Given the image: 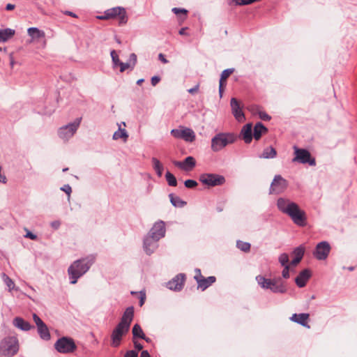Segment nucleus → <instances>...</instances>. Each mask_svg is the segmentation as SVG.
I'll return each instance as SVG.
<instances>
[{
  "instance_id": "nucleus-9",
  "label": "nucleus",
  "mask_w": 357,
  "mask_h": 357,
  "mask_svg": "<svg viewBox=\"0 0 357 357\" xmlns=\"http://www.w3.org/2000/svg\"><path fill=\"white\" fill-rule=\"evenodd\" d=\"M82 118H77L74 122L59 128L58 135L63 139H68L74 135L81 123Z\"/></svg>"
},
{
  "instance_id": "nucleus-50",
  "label": "nucleus",
  "mask_w": 357,
  "mask_h": 357,
  "mask_svg": "<svg viewBox=\"0 0 357 357\" xmlns=\"http://www.w3.org/2000/svg\"><path fill=\"white\" fill-rule=\"evenodd\" d=\"M25 238H30L31 240H36L37 239V236L34 234H33L32 232L29 231H27L26 235L24 236Z\"/></svg>"
},
{
  "instance_id": "nucleus-20",
  "label": "nucleus",
  "mask_w": 357,
  "mask_h": 357,
  "mask_svg": "<svg viewBox=\"0 0 357 357\" xmlns=\"http://www.w3.org/2000/svg\"><path fill=\"white\" fill-rule=\"evenodd\" d=\"M311 276L310 271L308 269H304L299 273L298 276L296 278L295 282L298 287H303L306 285L307 280Z\"/></svg>"
},
{
  "instance_id": "nucleus-17",
  "label": "nucleus",
  "mask_w": 357,
  "mask_h": 357,
  "mask_svg": "<svg viewBox=\"0 0 357 357\" xmlns=\"http://www.w3.org/2000/svg\"><path fill=\"white\" fill-rule=\"evenodd\" d=\"M134 317V307L132 306L128 307L126 309L121 319L120 322L118 324L127 328H130V324Z\"/></svg>"
},
{
  "instance_id": "nucleus-40",
  "label": "nucleus",
  "mask_w": 357,
  "mask_h": 357,
  "mask_svg": "<svg viewBox=\"0 0 357 357\" xmlns=\"http://www.w3.org/2000/svg\"><path fill=\"white\" fill-rule=\"evenodd\" d=\"M184 185L185 188L192 189L195 188L198 185V183L195 180L188 179L184 182Z\"/></svg>"
},
{
  "instance_id": "nucleus-3",
  "label": "nucleus",
  "mask_w": 357,
  "mask_h": 357,
  "mask_svg": "<svg viewBox=\"0 0 357 357\" xmlns=\"http://www.w3.org/2000/svg\"><path fill=\"white\" fill-rule=\"evenodd\" d=\"M258 284L264 289H270L275 294H284L287 287L281 278L267 279L264 276L259 275L256 277Z\"/></svg>"
},
{
  "instance_id": "nucleus-43",
  "label": "nucleus",
  "mask_w": 357,
  "mask_h": 357,
  "mask_svg": "<svg viewBox=\"0 0 357 357\" xmlns=\"http://www.w3.org/2000/svg\"><path fill=\"white\" fill-rule=\"evenodd\" d=\"M33 319L37 326V327H39L40 326L44 324L45 323L41 320V319L36 314H33Z\"/></svg>"
},
{
  "instance_id": "nucleus-52",
  "label": "nucleus",
  "mask_w": 357,
  "mask_h": 357,
  "mask_svg": "<svg viewBox=\"0 0 357 357\" xmlns=\"http://www.w3.org/2000/svg\"><path fill=\"white\" fill-rule=\"evenodd\" d=\"M226 85L227 84L219 83V94H220V98H222V94H223V92H224Z\"/></svg>"
},
{
  "instance_id": "nucleus-53",
  "label": "nucleus",
  "mask_w": 357,
  "mask_h": 357,
  "mask_svg": "<svg viewBox=\"0 0 357 357\" xmlns=\"http://www.w3.org/2000/svg\"><path fill=\"white\" fill-rule=\"evenodd\" d=\"M61 225V222L59 220L53 221L51 222V226L54 229H59Z\"/></svg>"
},
{
  "instance_id": "nucleus-63",
  "label": "nucleus",
  "mask_w": 357,
  "mask_h": 357,
  "mask_svg": "<svg viewBox=\"0 0 357 357\" xmlns=\"http://www.w3.org/2000/svg\"><path fill=\"white\" fill-rule=\"evenodd\" d=\"M171 132L174 137H178V129H173Z\"/></svg>"
},
{
  "instance_id": "nucleus-23",
  "label": "nucleus",
  "mask_w": 357,
  "mask_h": 357,
  "mask_svg": "<svg viewBox=\"0 0 357 357\" xmlns=\"http://www.w3.org/2000/svg\"><path fill=\"white\" fill-rule=\"evenodd\" d=\"M309 314L307 313H300L294 314L291 317V320L294 322L301 324L303 326L310 328L308 325Z\"/></svg>"
},
{
  "instance_id": "nucleus-59",
  "label": "nucleus",
  "mask_w": 357,
  "mask_h": 357,
  "mask_svg": "<svg viewBox=\"0 0 357 357\" xmlns=\"http://www.w3.org/2000/svg\"><path fill=\"white\" fill-rule=\"evenodd\" d=\"M140 357H151V356L148 351L144 350L141 352Z\"/></svg>"
},
{
  "instance_id": "nucleus-24",
  "label": "nucleus",
  "mask_w": 357,
  "mask_h": 357,
  "mask_svg": "<svg viewBox=\"0 0 357 357\" xmlns=\"http://www.w3.org/2000/svg\"><path fill=\"white\" fill-rule=\"evenodd\" d=\"M180 138L185 142H192L195 139V134L190 128H182L180 129Z\"/></svg>"
},
{
  "instance_id": "nucleus-13",
  "label": "nucleus",
  "mask_w": 357,
  "mask_h": 357,
  "mask_svg": "<svg viewBox=\"0 0 357 357\" xmlns=\"http://www.w3.org/2000/svg\"><path fill=\"white\" fill-rule=\"evenodd\" d=\"M165 232L166 228L165 222L158 220L154 223L147 235L155 238V240L159 241L165 236Z\"/></svg>"
},
{
  "instance_id": "nucleus-26",
  "label": "nucleus",
  "mask_w": 357,
  "mask_h": 357,
  "mask_svg": "<svg viewBox=\"0 0 357 357\" xmlns=\"http://www.w3.org/2000/svg\"><path fill=\"white\" fill-rule=\"evenodd\" d=\"M13 324L15 327L25 331L30 330L31 328V324L21 317H15L13 319Z\"/></svg>"
},
{
  "instance_id": "nucleus-64",
  "label": "nucleus",
  "mask_w": 357,
  "mask_h": 357,
  "mask_svg": "<svg viewBox=\"0 0 357 357\" xmlns=\"http://www.w3.org/2000/svg\"><path fill=\"white\" fill-rule=\"evenodd\" d=\"M172 12L175 13L176 15H178V8L175 7L172 8Z\"/></svg>"
},
{
  "instance_id": "nucleus-19",
  "label": "nucleus",
  "mask_w": 357,
  "mask_h": 357,
  "mask_svg": "<svg viewBox=\"0 0 357 357\" xmlns=\"http://www.w3.org/2000/svg\"><path fill=\"white\" fill-rule=\"evenodd\" d=\"M158 240L146 235L144 239V249L146 254L151 255L158 248Z\"/></svg>"
},
{
  "instance_id": "nucleus-31",
  "label": "nucleus",
  "mask_w": 357,
  "mask_h": 357,
  "mask_svg": "<svg viewBox=\"0 0 357 357\" xmlns=\"http://www.w3.org/2000/svg\"><path fill=\"white\" fill-rule=\"evenodd\" d=\"M120 138L123 139V142H126L128 138V135L125 129H121L119 126V130L114 133L113 139L116 140Z\"/></svg>"
},
{
  "instance_id": "nucleus-29",
  "label": "nucleus",
  "mask_w": 357,
  "mask_h": 357,
  "mask_svg": "<svg viewBox=\"0 0 357 357\" xmlns=\"http://www.w3.org/2000/svg\"><path fill=\"white\" fill-rule=\"evenodd\" d=\"M38 331L42 339L45 340L50 339V333L45 324L38 327Z\"/></svg>"
},
{
  "instance_id": "nucleus-62",
  "label": "nucleus",
  "mask_w": 357,
  "mask_h": 357,
  "mask_svg": "<svg viewBox=\"0 0 357 357\" xmlns=\"http://www.w3.org/2000/svg\"><path fill=\"white\" fill-rule=\"evenodd\" d=\"M130 60H132L133 65H135L136 63L137 56L135 55V54L132 53V54H130Z\"/></svg>"
},
{
  "instance_id": "nucleus-54",
  "label": "nucleus",
  "mask_w": 357,
  "mask_h": 357,
  "mask_svg": "<svg viewBox=\"0 0 357 357\" xmlns=\"http://www.w3.org/2000/svg\"><path fill=\"white\" fill-rule=\"evenodd\" d=\"M198 90H199V84H197L194 87L188 89V91L191 94H194V93H197L198 91Z\"/></svg>"
},
{
  "instance_id": "nucleus-6",
  "label": "nucleus",
  "mask_w": 357,
  "mask_h": 357,
  "mask_svg": "<svg viewBox=\"0 0 357 357\" xmlns=\"http://www.w3.org/2000/svg\"><path fill=\"white\" fill-rule=\"evenodd\" d=\"M17 340L13 337H5L0 342V357H11L18 351Z\"/></svg>"
},
{
  "instance_id": "nucleus-37",
  "label": "nucleus",
  "mask_w": 357,
  "mask_h": 357,
  "mask_svg": "<svg viewBox=\"0 0 357 357\" xmlns=\"http://www.w3.org/2000/svg\"><path fill=\"white\" fill-rule=\"evenodd\" d=\"M3 280L5 284L8 287L9 291H11L14 289L15 284L14 282L5 273L3 274Z\"/></svg>"
},
{
  "instance_id": "nucleus-48",
  "label": "nucleus",
  "mask_w": 357,
  "mask_h": 357,
  "mask_svg": "<svg viewBox=\"0 0 357 357\" xmlns=\"http://www.w3.org/2000/svg\"><path fill=\"white\" fill-rule=\"evenodd\" d=\"M146 300V294L144 292H139V305L142 306L144 304Z\"/></svg>"
},
{
  "instance_id": "nucleus-1",
  "label": "nucleus",
  "mask_w": 357,
  "mask_h": 357,
  "mask_svg": "<svg viewBox=\"0 0 357 357\" xmlns=\"http://www.w3.org/2000/svg\"><path fill=\"white\" fill-rule=\"evenodd\" d=\"M277 207L280 211L288 215L294 224L299 227H305L307 218L304 211L298 205L288 199L280 197L277 200Z\"/></svg>"
},
{
  "instance_id": "nucleus-46",
  "label": "nucleus",
  "mask_w": 357,
  "mask_h": 357,
  "mask_svg": "<svg viewBox=\"0 0 357 357\" xmlns=\"http://www.w3.org/2000/svg\"><path fill=\"white\" fill-rule=\"evenodd\" d=\"M118 64L120 66L121 72H124L126 70L130 68V64L128 63H123L120 61Z\"/></svg>"
},
{
  "instance_id": "nucleus-22",
  "label": "nucleus",
  "mask_w": 357,
  "mask_h": 357,
  "mask_svg": "<svg viewBox=\"0 0 357 357\" xmlns=\"http://www.w3.org/2000/svg\"><path fill=\"white\" fill-rule=\"evenodd\" d=\"M268 132V128L261 122H257L253 128V138L258 141L263 135Z\"/></svg>"
},
{
  "instance_id": "nucleus-5",
  "label": "nucleus",
  "mask_w": 357,
  "mask_h": 357,
  "mask_svg": "<svg viewBox=\"0 0 357 357\" xmlns=\"http://www.w3.org/2000/svg\"><path fill=\"white\" fill-rule=\"evenodd\" d=\"M98 18L102 20H116L119 25L126 24L128 22V15L124 8L117 6L106 10L102 15Z\"/></svg>"
},
{
  "instance_id": "nucleus-49",
  "label": "nucleus",
  "mask_w": 357,
  "mask_h": 357,
  "mask_svg": "<svg viewBox=\"0 0 357 357\" xmlns=\"http://www.w3.org/2000/svg\"><path fill=\"white\" fill-rule=\"evenodd\" d=\"M61 190L64 191L68 196H70L72 192V188L69 185H65L61 188Z\"/></svg>"
},
{
  "instance_id": "nucleus-38",
  "label": "nucleus",
  "mask_w": 357,
  "mask_h": 357,
  "mask_svg": "<svg viewBox=\"0 0 357 357\" xmlns=\"http://www.w3.org/2000/svg\"><path fill=\"white\" fill-rule=\"evenodd\" d=\"M279 262L282 266H289V256L287 253H282L279 256Z\"/></svg>"
},
{
  "instance_id": "nucleus-51",
  "label": "nucleus",
  "mask_w": 357,
  "mask_h": 357,
  "mask_svg": "<svg viewBox=\"0 0 357 357\" xmlns=\"http://www.w3.org/2000/svg\"><path fill=\"white\" fill-rule=\"evenodd\" d=\"M160 81V77L158 76H153L152 78H151V84L153 86H155L157 85Z\"/></svg>"
},
{
  "instance_id": "nucleus-2",
  "label": "nucleus",
  "mask_w": 357,
  "mask_h": 357,
  "mask_svg": "<svg viewBox=\"0 0 357 357\" xmlns=\"http://www.w3.org/2000/svg\"><path fill=\"white\" fill-rule=\"evenodd\" d=\"M95 261V257L88 256L75 261L68 268L70 284H75L84 275Z\"/></svg>"
},
{
  "instance_id": "nucleus-27",
  "label": "nucleus",
  "mask_w": 357,
  "mask_h": 357,
  "mask_svg": "<svg viewBox=\"0 0 357 357\" xmlns=\"http://www.w3.org/2000/svg\"><path fill=\"white\" fill-rule=\"evenodd\" d=\"M15 31L10 28L0 29V43L8 41L15 36Z\"/></svg>"
},
{
  "instance_id": "nucleus-11",
  "label": "nucleus",
  "mask_w": 357,
  "mask_h": 357,
  "mask_svg": "<svg viewBox=\"0 0 357 357\" xmlns=\"http://www.w3.org/2000/svg\"><path fill=\"white\" fill-rule=\"evenodd\" d=\"M200 181L208 186L221 185L225 183V178L222 175L215 174H204L201 175Z\"/></svg>"
},
{
  "instance_id": "nucleus-41",
  "label": "nucleus",
  "mask_w": 357,
  "mask_h": 357,
  "mask_svg": "<svg viewBox=\"0 0 357 357\" xmlns=\"http://www.w3.org/2000/svg\"><path fill=\"white\" fill-rule=\"evenodd\" d=\"M284 268L282 271V275L284 279H288L289 278V266H283Z\"/></svg>"
},
{
  "instance_id": "nucleus-12",
  "label": "nucleus",
  "mask_w": 357,
  "mask_h": 357,
  "mask_svg": "<svg viewBox=\"0 0 357 357\" xmlns=\"http://www.w3.org/2000/svg\"><path fill=\"white\" fill-rule=\"evenodd\" d=\"M288 186V182L280 175H275L270 187L271 194H280L283 192Z\"/></svg>"
},
{
  "instance_id": "nucleus-18",
  "label": "nucleus",
  "mask_w": 357,
  "mask_h": 357,
  "mask_svg": "<svg viewBox=\"0 0 357 357\" xmlns=\"http://www.w3.org/2000/svg\"><path fill=\"white\" fill-rule=\"evenodd\" d=\"M240 137L244 141L245 144L251 143L253 139L252 125L249 123L243 126Z\"/></svg>"
},
{
  "instance_id": "nucleus-15",
  "label": "nucleus",
  "mask_w": 357,
  "mask_h": 357,
  "mask_svg": "<svg viewBox=\"0 0 357 357\" xmlns=\"http://www.w3.org/2000/svg\"><path fill=\"white\" fill-rule=\"evenodd\" d=\"M128 331L129 329L125 326L117 324L111 335L112 346L114 347H119L121 344L123 336L126 334Z\"/></svg>"
},
{
  "instance_id": "nucleus-25",
  "label": "nucleus",
  "mask_w": 357,
  "mask_h": 357,
  "mask_svg": "<svg viewBox=\"0 0 357 357\" xmlns=\"http://www.w3.org/2000/svg\"><path fill=\"white\" fill-rule=\"evenodd\" d=\"M304 253H305V248L303 246L300 245V246L296 248L293 251L294 258L291 261V264L296 265L297 264H298L303 259Z\"/></svg>"
},
{
  "instance_id": "nucleus-36",
  "label": "nucleus",
  "mask_w": 357,
  "mask_h": 357,
  "mask_svg": "<svg viewBox=\"0 0 357 357\" xmlns=\"http://www.w3.org/2000/svg\"><path fill=\"white\" fill-rule=\"evenodd\" d=\"M166 180L170 186H176L177 185V181L176 177L169 172H167L165 175Z\"/></svg>"
},
{
  "instance_id": "nucleus-47",
  "label": "nucleus",
  "mask_w": 357,
  "mask_h": 357,
  "mask_svg": "<svg viewBox=\"0 0 357 357\" xmlns=\"http://www.w3.org/2000/svg\"><path fill=\"white\" fill-rule=\"evenodd\" d=\"M111 56H112V60H113V61H114V63L115 64H118V63L120 62V61H119V56H118V55L116 54V53L115 50H112V51L111 52Z\"/></svg>"
},
{
  "instance_id": "nucleus-32",
  "label": "nucleus",
  "mask_w": 357,
  "mask_h": 357,
  "mask_svg": "<svg viewBox=\"0 0 357 357\" xmlns=\"http://www.w3.org/2000/svg\"><path fill=\"white\" fill-rule=\"evenodd\" d=\"M132 335H133V340H135V337L145 339V335H144L141 326L137 324H135L132 328Z\"/></svg>"
},
{
  "instance_id": "nucleus-4",
  "label": "nucleus",
  "mask_w": 357,
  "mask_h": 357,
  "mask_svg": "<svg viewBox=\"0 0 357 357\" xmlns=\"http://www.w3.org/2000/svg\"><path fill=\"white\" fill-rule=\"evenodd\" d=\"M236 136L232 132H219L211 139V149L214 152H218L229 144L234 143Z\"/></svg>"
},
{
  "instance_id": "nucleus-10",
  "label": "nucleus",
  "mask_w": 357,
  "mask_h": 357,
  "mask_svg": "<svg viewBox=\"0 0 357 357\" xmlns=\"http://www.w3.org/2000/svg\"><path fill=\"white\" fill-rule=\"evenodd\" d=\"M195 272L194 279L197 282L198 289L204 291L216 281L215 276L204 277L199 268H196Z\"/></svg>"
},
{
  "instance_id": "nucleus-44",
  "label": "nucleus",
  "mask_w": 357,
  "mask_h": 357,
  "mask_svg": "<svg viewBox=\"0 0 357 357\" xmlns=\"http://www.w3.org/2000/svg\"><path fill=\"white\" fill-rule=\"evenodd\" d=\"M170 202L174 206H177L178 204V197H175L173 194H169Z\"/></svg>"
},
{
  "instance_id": "nucleus-61",
  "label": "nucleus",
  "mask_w": 357,
  "mask_h": 357,
  "mask_svg": "<svg viewBox=\"0 0 357 357\" xmlns=\"http://www.w3.org/2000/svg\"><path fill=\"white\" fill-rule=\"evenodd\" d=\"M65 14L68 15V16H71L73 17H77V15L75 13H73L71 11H68L67 10V11L65 12Z\"/></svg>"
},
{
  "instance_id": "nucleus-30",
  "label": "nucleus",
  "mask_w": 357,
  "mask_h": 357,
  "mask_svg": "<svg viewBox=\"0 0 357 357\" xmlns=\"http://www.w3.org/2000/svg\"><path fill=\"white\" fill-rule=\"evenodd\" d=\"M152 164L154 170L159 177H161L163 172V165L156 158H152Z\"/></svg>"
},
{
  "instance_id": "nucleus-58",
  "label": "nucleus",
  "mask_w": 357,
  "mask_h": 357,
  "mask_svg": "<svg viewBox=\"0 0 357 357\" xmlns=\"http://www.w3.org/2000/svg\"><path fill=\"white\" fill-rule=\"evenodd\" d=\"M185 280V275L183 273H180V289H181V285L183 284V282Z\"/></svg>"
},
{
  "instance_id": "nucleus-39",
  "label": "nucleus",
  "mask_w": 357,
  "mask_h": 357,
  "mask_svg": "<svg viewBox=\"0 0 357 357\" xmlns=\"http://www.w3.org/2000/svg\"><path fill=\"white\" fill-rule=\"evenodd\" d=\"M234 68H228L224 70L220 75V77H222V79L227 80V79L230 76L231 74L234 73Z\"/></svg>"
},
{
  "instance_id": "nucleus-8",
  "label": "nucleus",
  "mask_w": 357,
  "mask_h": 357,
  "mask_svg": "<svg viewBox=\"0 0 357 357\" xmlns=\"http://www.w3.org/2000/svg\"><path fill=\"white\" fill-rule=\"evenodd\" d=\"M295 156L292 159L293 162H299L301 164H309L310 166L316 165L315 158L312 157L310 152L305 149L294 146Z\"/></svg>"
},
{
  "instance_id": "nucleus-7",
  "label": "nucleus",
  "mask_w": 357,
  "mask_h": 357,
  "mask_svg": "<svg viewBox=\"0 0 357 357\" xmlns=\"http://www.w3.org/2000/svg\"><path fill=\"white\" fill-rule=\"evenodd\" d=\"M55 349L60 354H72L77 350L75 340L70 337H61L54 343Z\"/></svg>"
},
{
  "instance_id": "nucleus-60",
  "label": "nucleus",
  "mask_w": 357,
  "mask_h": 357,
  "mask_svg": "<svg viewBox=\"0 0 357 357\" xmlns=\"http://www.w3.org/2000/svg\"><path fill=\"white\" fill-rule=\"evenodd\" d=\"M15 8V6L14 4L8 3L6 6V9L7 10H13Z\"/></svg>"
},
{
  "instance_id": "nucleus-55",
  "label": "nucleus",
  "mask_w": 357,
  "mask_h": 357,
  "mask_svg": "<svg viewBox=\"0 0 357 357\" xmlns=\"http://www.w3.org/2000/svg\"><path fill=\"white\" fill-rule=\"evenodd\" d=\"M133 343H134L135 349H137L138 351L142 349L143 346L138 341H135V340H133Z\"/></svg>"
},
{
  "instance_id": "nucleus-35",
  "label": "nucleus",
  "mask_w": 357,
  "mask_h": 357,
  "mask_svg": "<svg viewBox=\"0 0 357 357\" xmlns=\"http://www.w3.org/2000/svg\"><path fill=\"white\" fill-rule=\"evenodd\" d=\"M236 246L239 250L245 252H248L250 250V243L247 242L238 241L236 242Z\"/></svg>"
},
{
  "instance_id": "nucleus-45",
  "label": "nucleus",
  "mask_w": 357,
  "mask_h": 357,
  "mask_svg": "<svg viewBox=\"0 0 357 357\" xmlns=\"http://www.w3.org/2000/svg\"><path fill=\"white\" fill-rule=\"evenodd\" d=\"M137 356H138L137 351H134V350L128 351L124 355V357H137Z\"/></svg>"
},
{
  "instance_id": "nucleus-56",
  "label": "nucleus",
  "mask_w": 357,
  "mask_h": 357,
  "mask_svg": "<svg viewBox=\"0 0 357 357\" xmlns=\"http://www.w3.org/2000/svg\"><path fill=\"white\" fill-rule=\"evenodd\" d=\"M158 59L163 63H167L168 61L166 59L165 55L162 53H160L158 55Z\"/></svg>"
},
{
  "instance_id": "nucleus-16",
  "label": "nucleus",
  "mask_w": 357,
  "mask_h": 357,
  "mask_svg": "<svg viewBox=\"0 0 357 357\" xmlns=\"http://www.w3.org/2000/svg\"><path fill=\"white\" fill-rule=\"evenodd\" d=\"M230 105L232 110V114H234L235 119L238 122H243L245 120V117L244 113L242 110L241 107L238 101L235 98H232L230 101Z\"/></svg>"
},
{
  "instance_id": "nucleus-14",
  "label": "nucleus",
  "mask_w": 357,
  "mask_h": 357,
  "mask_svg": "<svg viewBox=\"0 0 357 357\" xmlns=\"http://www.w3.org/2000/svg\"><path fill=\"white\" fill-rule=\"evenodd\" d=\"M330 251V244L327 241H321L316 245L313 255L318 260H325L328 257Z\"/></svg>"
},
{
  "instance_id": "nucleus-42",
  "label": "nucleus",
  "mask_w": 357,
  "mask_h": 357,
  "mask_svg": "<svg viewBox=\"0 0 357 357\" xmlns=\"http://www.w3.org/2000/svg\"><path fill=\"white\" fill-rule=\"evenodd\" d=\"M259 118L264 121H269L271 117L266 112H260L259 113Z\"/></svg>"
},
{
  "instance_id": "nucleus-34",
  "label": "nucleus",
  "mask_w": 357,
  "mask_h": 357,
  "mask_svg": "<svg viewBox=\"0 0 357 357\" xmlns=\"http://www.w3.org/2000/svg\"><path fill=\"white\" fill-rule=\"evenodd\" d=\"M28 33L32 38H40L44 36V33L36 27L29 28Z\"/></svg>"
},
{
  "instance_id": "nucleus-57",
  "label": "nucleus",
  "mask_w": 357,
  "mask_h": 357,
  "mask_svg": "<svg viewBox=\"0 0 357 357\" xmlns=\"http://www.w3.org/2000/svg\"><path fill=\"white\" fill-rule=\"evenodd\" d=\"M188 10L185 8H180V20L181 19L182 15H184L185 17L187 15Z\"/></svg>"
},
{
  "instance_id": "nucleus-28",
  "label": "nucleus",
  "mask_w": 357,
  "mask_h": 357,
  "mask_svg": "<svg viewBox=\"0 0 357 357\" xmlns=\"http://www.w3.org/2000/svg\"><path fill=\"white\" fill-rule=\"evenodd\" d=\"M277 156V151L272 146L266 147L264 149L260 158L269 159L274 158Z\"/></svg>"
},
{
  "instance_id": "nucleus-33",
  "label": "nucleus",
  "mask_w": 357,
  "mask_h": 357,
  "mask_svg": "<svg viewBox=\"0 0 357 357\" xmlns=\"http://www.w3.org/2000/svg\"><path fill=\"white\" fill-rule=\"evenodd\" d=\"M166 287L170 290L176 291L178 288V275H176L172 280L167 282Z\"/></svg>"
},
{
  "instance_id": "nucleus-21",
  "label": "nucleus",
  "mask_w": 357,
  "mask_h": 357,
  "mask_svg": "<svg viewBox=\"0 0 357 357\" xmlns=\"http://www.w3.org/2000/svg\"><path fill=\"white\" fill-rule=\"evenodd\" d=\"M196 165V160L192 156H188L183 161H180V169L185 172L192 171Z\"/></svg>"
}]
</instances>
